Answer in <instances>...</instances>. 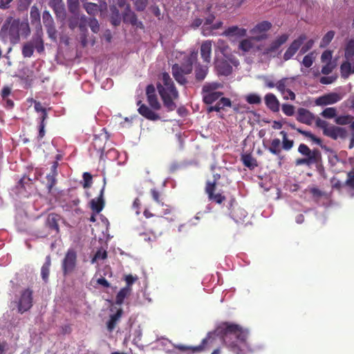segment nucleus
<instances>
[{
    "label": "nucleus",
    "mask_w": 354,
    "mask_h": 354,
    "mask_svg": "<svg viewBox=\"0 0 354 354\" xmlns=\"http://www.w3.org/2000/svg\"><path fill=\"white\" fill-rule=\"evenodd\" d=\"M249 331L239 324L227 322L221 323L213 332H209L198 346H187L178 345L176 346L181 351L187 354L201 353L216 346L219 342L234 354H247L251 352L248 339Z\"/></svg>",
    "instance_id": "1"
},
{
    "label": "nucleus",
    "mask_w": 354,
    "mask_h": 354,
    "mask_svg": "<svg viewBox=\"0 0 354 354\" xmlns=\"http://www.w3.org/2000/svg\"><path fill=\"white\" fill-rule=\"evenodd\" d=\"M30 33L27 21H20L19 19L8 17L0 30V38L6 42L8 39L12 44H17L20 40V35L26 38Z\"/></svg>",
    "instance_id": "2"
},
{
    "label": "nucleus",
    "mask_w": 354,
    "mask_h": 354,
    "mask_svg": "<svg viewBox=\"0 0 354 354\" xmlns=\"http://www.w3.org/2000/svg\"><path fill=\"white\" fill-rule=\"evenodd\" d=\"M156 87L162 101L163 106L166 108L167 111H174L177 107L175 101L179 97V93L177 88H165L160 86V83H157Z\"/></svg>",
    "instance_id": "3"
},
{
    "label": "nucleus",
    "mask_w": 354,
    "mask_h": 354,
    "mask_svg": "<svg viewBox=\"0 0 354 354\" xmlns=\"http://www.w3.org/2000/svg\"><path fill=\"white\" fill-rule=\"evenodd\" d=\"M222 88V84L218 82L205 83L202 88L203 101L206 104H212L218 100L223 95V92L217 90Z\"/></svg>",
    "instance_id": "4"
},
{
    "label": "nucleus",
    "mask_w": 354,
    "mask_h": 354,
    "mask_svg": "<svg viewBox=\"0 0 354 354\" xmlns=\"http://www.w3.org/2000/svg\"><path fill=\"white\" fill-rule=\"evenodd\" d=\"M279 134L282 137V142H281L279 138H274L271 140L270 145L268 149L272 154L277 156H280L281 149L285 151H289L294 146V140L288 139L286 131H281Z\"/></svg>",
    "instance_id": "5"
},
{
    "label": "nucleus",
    "mask_w": 354,
    "mask_h": 354,
    "mask_svg": "<svg viewBox=\"0 0 354 354\" xmlns=\"http://www.w3.org/2000/svg\"><path fill=\"white\" fill-rule=\"evenodd\" d=\"M192 69L193 62L192 59L189 58L180 66L178 64H174L171 67V72L176 82L181 85H185L187 82V78L185 75L190 74Z\"/></svg>",
    "instance_id": "6"
},
{
    "label": "nucleus",
    "mask_w": 354,
    "mask_h": 354,
    "mask_svg": "<svg viewBox=\"0 0 354 354\" xmlns=\"http://www.w3.org/2000/svg\"><path fill=\"white\" fill-rule=\"evenodd\" d=\"M214 178L213 181L207 180L206 182L205 192L209 201L221 205L226 200V197L221 192L215 193L217 180L220 178V174H214Z\"/></svg>",
    "instance_id": "7"
},
{
    "label": "nucleus",
    "mask_w": 354,
    "mask_h": 354,
    "mask_svg": "<svg viewBox=\"0 0 354 354\" xmlns=\"http://www.w3.org/2000/svg\"><path fill=\"white\" fill-rule=\"evenodd\" d=\"M77 264V253L73 249L68 250L62 261V270L64 275L74 271Z\"/></svg>",
    "instance_id": "8"
},
{
    "label": "nucleus",
    "mask_w": 354,
    "mask_h": 354,
    "mask_svg": "<svg viewBox=\"0 0 354 354\" xmlns=\"http://www.w3.org/2000/svg\"><path fill=\"white\" fill-rule=\"evenodd\" d=\"M32 306V290L27 288L21 292L19 302L18 312L24 313L28 310Z\"/></svg>",
    "instance_id": "9"
},
{
    "label": "nucleus",
    "mask_w": 354,
    "mask_h": 354,
    "mask_svg": "<svg viewBox=\"0 0 354 354\" xmlns=\"http://www.w3.org/2000/svg\"><path fill=\"white\" fill-rule=\"evenodd\" d=\"M306 39V36L304 34L299 35L295 39L284 53L283 56V60L288 61L290 59L296 54Z\"/></svg>",
    "instance_id": "10"
},
{
    "label": "nucleus",
    "mask_w": 354,
    "mask_h": 354,
    "mask_svg": "<svg viewBox=\"0 0 354 354\" xmlns=\"http://www.w3.org/2000/svg\"><path fill=\"white\" fill-rule=\"evenodd\" d=\"M289 35L288 34H282L276 37L270 45L264 49L263 53L265 55H272L274 53H277L280 47L283 45L288 41Z\"/></svg>",
    "instance_id": "11"
},
{
    "label": "nucleus",
    "mask_w": 354,
    "mask_h": 354,
    "mask_svg": "<svg viewBox=\"0 0 354 354\" xmlns=\"http://www.w3.org/2000/svg\"><path fill=\"white\" fill-rule=\"evenodd\" d=\"M343 95L340 93L332 92L319 97L315 100V104L318 106H326L333 104L340 101Z\"/></svg>",
    "instance_id": "12"
},
{
    "label": "nucleus",
    "mask_w": 354,
    "mask_h": 354,
    "mask_svg": "<svg viewBox=\"0 0 354 354\" xmlns=\"http://www.w3.org/2000/svg\"><path fill=\"white\" fill-rule=\"evenodd\" d=\"M324 135L333 140L338 138L344 139L347 136V131L345 128L330 125L328 129L324 130Z\"/></svg>",
    "instance_id": "13"
},
{
    "label": "nucleus",
    "mask_w": 354,
    "mask_h": 354,
    "mask_svg": "<svg viewBox=\"0 0 354 354\" xmlns=\"http://www.w3.org/2000/svg\"><path fill=\"white\" fill-rule=\"evenodd\" d=\"M315 119V116L309 110L299 108L297 110V120L301 123L311 125Z\"/></svg>",
    "instance_id": "14"
},
{
    "label": "nucleus",
    "mask_w": 354,
    "mask_h": 354,
    "mask_svg": "<svg viewBox=\"0 0 354 354\" xmlns=\"http://www.w3.org/2000/svg\"><path fill=\"white\" fill-rule=\"evenodd\" d=\"M123 21L131 24L137 28H144L142 23L138 20L136 15L130 10L129 5H127L125 8V11L123 13Z\"/></svg>",
    "instance_id": "15"
},
{
    "label": "nucleus",
    "mask_w": 354,
    "mask_h": 354,
    "mask_svg": "<svg viewBox=\"0 0 354 354\" xmlns=\"http://www.w3.org/2000/svg\"><path fill=\"white\" fill-rule=\"evenodd\" d=\"M138 113L147 120L156 121L160 119L158 114L156 113L151 109L145 104H142L141 101L138 102Z\"/></svg>",
    "instance_id": "16"
},
{
    "label": "nucleus",
    "mask_w": 354,
    "mask_h": 354,
    "mask_svg": "<svg viewBox=\"0 0 354 354\" xmlns=\"http://www.w3.org/2000/svg\"><path fill=\"white\" fill-rule=\"evenodd\" d=\"M215 68L217 73L220 75L227 76L232 73V67L230 63L225 59H220L216 58L215 59Z\"/></svg>",
    "instance_id": "17"
},
{
    "label": "nucleus",
    "mask_w": 354,
    "mask_h": 354,
    "mask_svg": "<svg viewBox=\"0 0 354 354\" xmlns=\"http://www.w3.org/2000/svg\"><path fill=\"white\" fill-rule=\"evenodd\" d=\"M298 151L301 155L307 157L314 156V160L320 162L322 160V153L317 149L311 150L306 145L300 144L298 147Z\"/></svg>",
    "instance_id": "18"
},
{
    "label": "nucleus",
    "mask_w": 354,
    "mask_h": 354,
    "mask_svg": "<svg viewBox=\"0 0 354 354\" xmlns=\"http://www.w3.org/2000/svg\"><path fill=\"white\" fill-rule=\"evenodd\" d=\"M57 167L58 162L57 161L53 162V165L50 168V172L47 174L46 179V187L48 189V193L51 192L53 187L57 183L56 177L57 176Z\"/></svg>",
    "instance_id": "19"
},
{
    "label": "nucleus",
    "mask_w": 354,
    "mask_h": 354,
    "mask_svg": "<svg viewBox=\"0 0 354 354\" xmlns=\"http://www.w3.org/2000/svg\"><path fill=\"white\" fill-rule=\"evenodd\" d=\"M90 206L93 212L99 214L104 207V188L100 190L98 197L93 198L90 202Z\"/></svg>",
    "instance_id": "20"
},
{
    "label": "nucleus",
    "mask_w": 354,
    "mask_h": 354,
    "mask_svg": "<svg viewBox=\"0 0 354 354\" xmlns=\"http://www.w3.org/2000/svg\"><path fill=\"white\" fill-rule=\"evenodd\" d=\"M231 106L232 102L229 98L221 97L215 105L209 106L207 110L208 113L219 112L221 110H225V107H230Z\"/></svg>",
    "instance_id": "21"
},
{
    "label": "nucleus",
    "mask_w": 354,
    "mask_h": 354,
    "mask_svg": "<svg viewBox=\"0 0 354 354\" xmlns=\"http://www.w3.org/2000/svg\"><path fill=\"white\" fill-rule=\"evenodd\" d=\"M201 56L203 59L204 62L209 63L211 60V54H212V41H205L202 43L201 46Z\"/></svg>",
    "instance_id": "22"
},
{
    "label": "nucleus",
    "mask_w": 354,
    "mask_h": 354,
    "mask_svg": "<svg viewBox=\"0 0 354 354\" xmlns=\"http://www.w3.org/2000/svg\"><path fill=\"white\" fill-rule=\"evenodd\" d=\"M265 104L268 109L273 112H278L279 111V102L277 97L272 93H268L265 96Z\"/></svg>",
    "instance_id": "23"
},
{
    "label": "nucleus",
    "mask_w": 354,
    "mask_h": 354,
    "mask_svg": "<svg viewBox=\"0 0 354 354\" xmlns=\"http://www.w3.org/2000/svg\"><path fill=\"white\" fill-rule=\"evenodd\" d=\"M59 216L58 214L54 213L50 214L46 218V225L51 231H55L56 233H58L59 232Z\"/></svg>",
    "instance_id": "24"
},
{
    "label": "nucleus",
    "mask_w": 354,
    "mask_h": 354,
    "mask_svg": "<svg viewBox=\"0 0 354 354\" xmlns=\"http://www.w3.org/2000/svg\"><path fill=\"white\" fill-rule=\"evenodd\" d=\"M151 196L153 198V200L156 202L159 205L164 207L165 206V208L163 209L162 214H167L170 213V209L168 205H165L164 202L162 201V196L161 193L156 188L151 189L150 190Z\"/></svg>",
    "instance_id": "25"
},
{
    "label": "nucleus",
    "mask_w": 354,
    "mask_h": 354,
    "mask_svg": "<svg viewBox=\"0 0 354 354\" xmlns=\"http://www.w3.org/2000/svg\"><path fill=\"white\" fill-rule=\"evenodd\" d=\"M30 19L32 25H35L41 31L40 12L38 8L35 6L31 7Z\"/></svg>",
    "instance_id": "26"
},
{
    "label": "nucleus",
    "mask_w": 354,
    "mask_h": 354,
    "mask_svg": "<svg viewBox=\"0 0 354 354\" xmlns=\"http://www.w3.org/2000/svg\"><path fill=\"white\" fill-rule=\"evenodd\" d=\"M247 30L245 28H239L236 26H233L227 28L223 32V35L227 37L238 36L244 37L246 35Z\"/></svg>",
    "instance_id": "27"
},
{
    "label": "nucleus",
    "mask_w": 354,
    "mask_h": 354,
    "mask_svg": "<svg viewBox=\"0 0 354 354\" xmlns=\"http://www.w3.org/2000/svg\"><path fill=\"white\" fill-rule=\"evenodd\" d=\"M293 82L294 78H282L276 83V88L282 95H284L286 91L291 86V84L293 83Z\"/></svg>",
    "instance_id": "28"
},
{
    "label": "nucleus",
    "mask_w": 354,
    "mask_h": 354,
    "mask_svg": "<svg viewBox=\"0 0 354 354\" xmlns=\"http://www.w3.org/2000/svg\"><path fill=\"white\" fill-rule=\"evenodd\" d=\"M123 313V310L122 308H119L116 313L110 316L109 320L107 322V329L109 332L113 330L115 328L118 322L121 318Z\"/></svg>",
    "instance_id": "29"
},
{
    "label": "nucleus",
    "mask_w": 354,
    "mask_h": 354,
    "mask_svg": "<svg viewBox=\"0 0 354 354\" xmlns=\"http://www.w3.org/2000/svg\"><path fill=\"white\" fill-rule=\"evenodd\" d=\"M159 79L161 81L159 83H160V86H162V87H164L165 88L167 89L176 88L173 80L171 79L169 73L166 72L162 73Z\"/></svg>",
    "instance_id": "30"
},
{
    "label": "nucleus",
    "mask_w": 354,
    "mask_h": 354,
    "mask_svg": "<svg viewBox=\"0 0 354 354\" xmlns=\"http://www.w3.org/2000/svg\"><path fill=\"white\" fill-rule=\"evenodd\" d=\"M220 52L224 57L228 58L230 47L227 42L223 39H218L215 46V53Z\"/></svg>",
    "instance_id": "31"
},
{
    "label": "nucleus",
    "mask_w": 354,
    "mask_h": 354,
    "mask_svg": "<svg viewBox=\"0 0 354 354\" xmlns=\"http://www.w3.org/2000/svg\"><path fill=\"white\" fill-rule=\"evenodd\" d=\"M208 73V66L198 64L195 68V78L198 82H202L205 80Z\"/></svg>",
    "instance_id": "32"
},
{
    "label": "nucleus",
    "mask_w": 354,
    "mask_h": 354,
    "mask_svg": "<svg viewBox=\"0 0 354 354\" xmlns=\"http://www.w3.org/2000/svg\"><path fill=\"white\" fill-rule=\"evenodd\" d=\"M131 288L130 287H124L121 288L115 297L116 304L121 305L124 302V299L131 294Z\"/></svg>",
    "instance_id": "33"
},
{
    "label": "nucleus",
    "mask_w": 354,
    "mask_h": 354,
    "mask_svg": "<svg viewBox=\"0 0 354 354\" xmlns=\"http://www.w3.org/2000/svg\"><path fill=\"white\" fill-rule=\"evenodd\" d=\"M51 266V260L50 256H47L46 258L45 263L43 264L41 269V275L43 280L46 282L48 279L50 268Z\"/></svg>",
    "instance_id": "34"
},
{
    "label": "nucleus",
    "mask_w": 354,
    "mask_h": 354,
    "mask_svg": "<svg viewBox=\"0 0 354 354\" xmlns=\"http://www.w3.org/2000/svg\"><path fill=\"white\" fill-rule=\"evenodd\" d=\"M340 71L342 77L343 78H347L350 75L354 73V68H352L349 61L346 60L341 64Z\"/></svg>",
    "instance_id": "35"
},
{
    "label": "nucleus",
    "mask_w": 354,
    "mask_h": 354,
    "mask_svg": "<svg viewBox=\"0 0 354 354\" xmlns=\"http://www.w3.org/2000/svg\"><path fill=\"white\" fill-rule=\"evenodd\" d=\"M272 27V24L268 21H263L257 24L255 27L252 30V32H264L269 30Z\"/></svg>",
    "instance_id": "36"
},
{
    "label": "nucleus",
    "mask_w": 354,
    "mask_h": 354,
    "mask_svg": "<svg viewBox=\"0 0 354 354\" xmlns=\"http://www.w3.org/2000/svg\"><path fill=\"white\" fill-rule=\"evenodd\" d=\"M243 165L250 169H253L257 166V160L252 156L250 153L243 154L241 157Z\"/></svg>",
    "instance_id": "37"
},
{
    "label": "nucleus",
    "mask_w": 354,
    "mask_h": 354,
    "mask_svg": "<svg viewBox=\"0 0 354 354\" xmlns=\"http://www.w3.org/2000/svg\"><path fill=\"white\" fill-rule=\"evenodd\" d=\"M353 120L354 117L353 115L347 114L336 117L335 122L339 125H346L349 124H351Z\"/></svg>",
    "instance_id": "38"
},
{
    "label": "nucleus",
    "mask_w": 354,
    "mask_h": 354,
    "mask_svg": "<svg viewBox=\"0 0 354 354\" xmlns=\"http://www.w3.org/2000/svg\"><path fill=\"white\" fill-rule=\"evenodd\" d=\"M73 15L68 18V27L71 30H74L75 28L79 27V22L80 15L79 11L77 12L71 13Z\"/></svg>",
    "instance_id": "39"
},
{
    "label": "nucleus",
    "mask_w": 354,
    "mask_h": 354,
    "mask_svg": "<svg viewBox=\"0 0 354 354\" xmlns=\"http://www.w3.org/2000/svg\"><path fill=\"white\" fill-rule=\"evenodd\" d=\"M297 132L304 136L305 137L310 138L313 142H315L316 144H317L318 145L323 148L322 140L320 138L316 137L310 131H304L302 130L301 129H298Z\"/></svg>",
    "instance_id": "40"
},
{
    "label": "nucleus",
    "mask_w": 354,
    "mask_h": 354,
    "mask_svg": "<svg viewBox=\"0 0 354 354\" xmlns=\"http://www.w3.org/2000/svg\"><path fill=\"white\" fill-rule=\"evenodd\" d=\"M34 48H36L38 53H41L44 50V41L41 35L37 34L32 39Z\"/></svg>",
    "instance_id": "41"
},
{
    "label": "nucleus",
    "mask_w": 354,
    "mask_h": 354,
    "mask_svg": "<svg viewBox=\"0 0 354 354\" xmlns=\"http://www.w3.org/2000/svg\"><path fill=\"white\" fill-rule=\"evenodd\" d=\"M34 53V45L32 42H27L22 47V55L24 57H30Z\"/></svg>",
    "instance_id": "42"
},
{
    "label": "nucleus",
    "mask_w": 354,
    "mask_h": 354,
    "mask_svg": "<svg viewBox=\"0 0 354 354\" xmlns=\"http://www.w3.org/2000/svg\"><path fill=\"white\" fill-rule=\"evenodd\" d=\"M111 23L114 26H118L120 24L121 17L118 9H111Z\"/></svg>",
    "instance_id": "43"
},
{
    "label": "nucleus",
    "mask_w": 354,
    "mask_h": 354,
    "mask_svg": "<svg viewBox=\"0 0 354 354\" xmlns=\"http://www.w3.org/2000/svg\"><path fill=\"white\" fill-rule=\"evenodd\" d=\"M50 4L55 13L63 12L64 11V3L62 0H51Z\"/></svg>",
    "instance_id": "44"
},
{
    "label": "nucleus",
    "mask_w": 354,
    "mask_h": 354,
    "mask_svg": "<svg viewBox=\"0 0 354 354\" xmlns=\"http://www.w3.org/2000/svg\"><path fill=\"white\" fill-rule=\"evenodd\" d=\"M84 8L90 15H95L99 11V6L96 3H86L84 4Z\"/></svg>",
    "instance_id": "45"
},
{
    "label": "nucleus",
    "mask_w": 354,
    "mask_h": 354,
    "mask_svg": "<svg viewBox=\"0 0 354 354\" xmlns=\"http://www.w3.org/2000/svg\"><path fill=\"white\" fill-rule=\"evenodd\" d=\"M147 102L151 108L155 111H158L161 109V104L159 102L157 95L147 97Z\"/></svg>",
    "instance_id": "46"
},
{
    "label": "nucleus",
    "mask_w": 354,
    "mask_h": 354,
    "mask_svg": "<svg viewBox=\"0 0 354 354\" xmlns=\"http://www.w3.org/2000/svg\"><path fill=\"white\" fill-rule=\"evenodd\" d=\"M315 157H306L304 158H299L296 160V165H306L308 166H310L312 165L317 164L319 162L314 160Z\"/></svg>",
    "instance_id": "47"
},
{
    "label": "nucleus",
    "mask_w": 354,
    "mask_h": 354,
    "mask_svg": "<svg viewBox=\"0 0 354 354\" xmlns=\"http://www.w3.org/2000/svg\"><path fill=\"white\" fill-rule=\"evenodd\" d=\"M230 214L234 220L238 221L246 216V212L241 208L233 209L230 211Z\"/></svg>",
    "instance_id": "48"
},
{
    "label": "nucleus",
    "mask_w": 354,
    "mask_h": 354,
    "mask_svg": "<svg viewBox=\"0 0 354 354\" xmlns=\"http://www.w3.org/2000/svg\"><path fill=\"white\" fill-rule=\"evenodd\" d=\"M46 115L44 114V116H41L40 117V122H39V126H38V129H39V133H38V136H37V139L38 140H41L44 136H45V126H46V124H45V120H46Z\"/></svg>",
    "instance_id": "49"
},
{
    "label": "nucleus",
    "mask_w": 354,
    "mask_h": 354,
    "mask_svg": "<svg viewBox=\"0 0 354 354\" xmlns=\"http://www.w3.org/2000/svg\"><path fill=\"white\" fill-rule=\"evenodd\" d=\"M32 180L26 176H24L18 182V184H17V188H21V189H26V187H30L31 185H32Z\"/></svg>",
    "instance_id": "50"
},
{
    "label": "nucleus",
    "mask_w": 354,
    "mask_h": 354,
    "mask_svg": "<svg viewBox=\"0 0 354 354\" xmlns=\"http://www.w3.org/2000/svg\"><path fill=\"white\" fill-rule=\"evenodd\" d=\"M67 6L68 11L71 13L77 12L80 9L79 0H67Z\"/></svg>",
    "instance_id": "51"
},
{
    "label": "nucleus",
    "mask_w": 354,
    "mask_h": 354,
    "mask_svg": "<svg viewBox=\"0 0 354 354\" xmlns=\"http://www.w3.org/2000/svg\"><path fill=\"white\" fill-rule=\"evenodd\" d=\"M88 26V19L84 15H80L79 28L81 32L84 33L87 32V26Z\"/></svg>",
    "instance_id": "52"
},
{
    "label": "nucleus",
    "mask_w": 354,
    "mask_h": 354,
    "mask_svg": "<svg viewBox=\"0 0 354 354\" xmlns=\"http://www.w3.org/2000/svg\"><path fill=\"white\" fill-rule=\"evenodd\" d=\"M43 24L45 27L55 24L53 18L49 11L45 10L42 14Z\"/></svg>",
    "instance_id": "53"
},
{
    "label": "nucleus",
    "mask_w": 354,
    "mask_h": 354,
    "mask_svg": "<svg viewBox=\"0 0 354 354\" xmlns=\"http://www.w3.org/2000/svg\"><path fill=\"white\" fill-rule=\"evenodd\" d=\"M239 47L243 51L248 52L252 48L253 44L250 39H245L240 42Z\"/></svg>",
    "instance_id": "54"
},
{
    "label": "nucleus",
    "mask_w": 354,
    "mask_h": 354,
    "mask_svg": "<svg viewBox=\"0 0 354 354\" xmlns=\"http://www.w3.org/2000/svg\"><path fill=\"white\" fill-rule=\"evenodd\" d=\"M336 109L334 107H328L325 109L321 113V115L328 119L333 118L336 115Z\"/></svg>",
    "instance_id": "55"
},
{
    "label": "nucleus",
    "mask_w": 354,
    "mask_h": 354,
    "mask_svg": "<svg viewBox=\"0 0 354 354\" xmlns=\"http://www.w3.org/2000/svg\"><path fill=\"white\" fill-rule=\"evenodd\" d=\"M88 26L94 33H97L100 31V24L94 17L88 18Z\"/></svg>",
    "instance_id": "56"
},
{
    "label": "nucleus",
    "mask_w": 354,
    "mask_h": 354,
    "mask_svg": "<svg viewBox=\"0 0 354 354\" xmlns=\"http://www.w3.org/2000/svg\"><path fill=\"white\" fill-rule=\"evenodd\" d=\"M111 9H118V8H122L126 6V0H108Z\"/></svg>",
    "instance_id": "57"
},
{
    "label": "nucleus",
    "mask_w": 354,
    "mask_h": 354,
    "mask_svg": "<svg viewBox=\"0 0 354 354\" xmlns=\"http://www.w3.org/2000/svg\"><path fill=\"white\" fill-rule=\"evenodd\" d=\"M345 185L354 189V169L347 173V179L345 181Z\"/></svg>",
    "instance_id": "58"
},
{
    "label": "nucleus",
    "mask_w": 354,
    "mask_h": 354,
    "mask_svg": "<svg viewBox=\"0 0 354 354\" xmlns=\"http://www.w3.org/2000/svg\"><path fill=\"white\" fill-rule=\"evenodd\" d=\"M281 109L283 113L288 116H292L295 113V106L292 104H283Z\"/></svg>",
    "instance_id": "59"
},
{
    "label": "nucleus",
    "mask_w": 354,
    "mask_h": 354,
    "mask_svg": "<svg viewBox=\"0 0 354 354\" xmlns=\"http://www.w3.org/2000/svg\"><path fill=\"white\" fill-rule=\"evenodd\" d=\"M246 101L250 104H258L261 103V99L257 94H250L247 96Z\"/></svg>",
    "instance_id": "60"
},
{
    "label": "nucleus",
    "mask_w": 354,
    "mask_h": 354,
    "mask_svg": "<svg viewBox=\"0 0 354 354\" xmlns=\"http://www.w3.org/2000/svg\"><path fill=\"white\" fill-rule=\"evenodd\" d=\"M335 35V32L332 30L328 31L322 38V46H325L329 44V43L332 41Z\"/></svg>",
    "instance_id": "61"
},
{
    "label": "nucleus",
    "mask_w": 354,
    "mask_h": 354,
    "mask_svg": "<svg viewBox=\"0 0 354 354\" xmlns=\"http://www.w3.org/2000/svg\"><path fill=\"white\" fill-rule=\"evenodd\" d=\"M46 28L49 38L53 41H55L57 39V32L55 28V24L46 26Z\"/></svg>",
    "instance_id": "62"
},
{
    "label": "nucleus",
    "mask_w": 354,
    "mask_h": 354,
    "mask_svg": "<svg viewBox=\"0 0 354 354\" xmlns=\"http://www.w3.org/2000/svg\"><path fill=\"white\" fill-rule=\"evenodd\" d=\"M313 62L314 57L313 56V53H311L304 56L302 61V64L306 68H310L313 65Z\"/></svg>",
    "instance_id": "63"
},
{
    "label": "nucleus",
    "mask_w": 354,
    "mask_h": 354,
    "mask_svg": "<svg viewBox=\"0 0 354 354\" xmlns=\"http://www.w3.org/2000/svg\"><path fill=\"white\" fill-rule=\"evenodd\" d=\"M134 2L136 8L138 11H142L145 9L148 0H132Z\"/></svg>",
    "instance_id": "64"
}]
</instances>
